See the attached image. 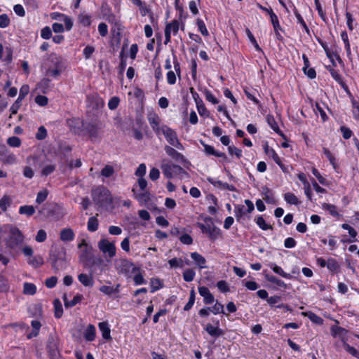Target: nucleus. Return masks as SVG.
<instances>
[{"label": "nucleus", "instance_id": "nucleus-20", "mask_svg": "<svg viewBox=\"0 0 359 359\" xmlns=\"http://www.w3.org/2000/svg\"><path fill=\"white\" fill-rule=\"evenodd\" d=\"M207 180L210 183H211L215 187H219L222 189H226V190L233 191L236 190V187L233 185L229 184L228 183L222 182V181H219V180H215L211 177H208Z\"/></svg>", "mask_w": 359, "mask_h": 359}, {"label": "nucleus", "instance_id": "nucleus-35", "mask_svg": "<svg viewBox=\"0 0 359 359\" xmlns=\"http://www.w3.org/2000/svg\"><path fill=\"white\" fill-rule=\"evenodd\" d=\"M35 212V208L32 205H22L19 208V213L21 215H26L27 216H32Z\"/></svg>", "mask_w": 359, "mask_h": 359}, {"label": "nucleus", "instance_id": "nucleus-49", "mask_svg": "<svg viewBox=\"0 0 359 359\" xmlns=\"http://www.w3.org/2000/svg\"><path fill=\"white\" fill-rule=\"evenodd\" d=\"M196 273L193 269H189L184 271L183 278L187 282H191L194 280Z\"/></svg>", "mask_w": 359, "mask_h": 359}, {"label": "nucleus", "instance_id": "nucleus-22", "mask_svg": "<svg viewBox=\"0 0 359 359\" xmlns=\"http://www.w3.org/2000/svg\"><path fill=\"white\" fill-rule=\"evenodd\" d=\"M83 299V295L80 294H77L71 301L67 300V297L66 294H65L62 296V299L64 301L65 306L66 308H71L74 306L76 304L79 303Z\"/></svg>", "mask_w": 359, "mask_h": 359}, {"label": "nucleus", "instance_id": "nucleus-62", "mask_svg": "<svg viewBox=\"0 0 359 359\" xmlns=\"http://www.w3.org/2000/svg\"><path fill=\"white\" fill-rule=\"evenodd\" d=\"M10 24V19L7 14L0 15V27L6 28Z\"/></svg>", "mask_w": 359, "mask_h": 359}, {"label": "nucleus", "instance_id": "nucleus-50", "mask_svg": "<svg viewBox=\"0 0 359 359\" xmlns=\"http://www.w3.org/2000/svg\"><path fill=\"white\" fill-rule=\"evenodd\" d=\"M196 24L198 25L200 32L203 36H207L209 35V32L206 28V26L201 19H197Z\"/></svg>", "mask_w": 359, "mask_h": 359}, {"label": "nucleus", "instance_id": "nucleus-28", "mask_svg": "<svg viewBox=\"0 0 359 359\" xmlns=\"http://www.w3.org/2000/svg\"><path fill=\"white\" fill-rule=\"evenodd\" d=\"M262 194L264 195L263 199L266 201V203L269 204H276V200L273 197V194L271 189L268 187H262Z\"/></svg>", "mask_w": 359, "mask_h": 359}, {"label": "nucleus", "instance_id": "nucleus-45", "mask_svg": "<svg viewBox=\"0 0 359 359\" xmlns=\"http://www.w3.org/2000/svg\"><path fill=\"white\" fill-rule=\"evenodd\" d=\"M168 264L171 268H183L184 264L181 258H173L168 261Z\"/></svg>", "mask_w": 359, "mask_h": 359}, {"label": "nucleus", "instance_id": "nucleus-30", "mask_svg": "<svg viewBox=\"0 0 359 359\" xmlns=\"http://www.w3.org/2000/svg\"><path fill=\"white\" fill-rule=\"evenodd\" d=\"M180 29V22L177 20H172L171 22L168 23L165 26V30H168L169 33L171 34L172 33L175 35Z\"/></svg>", "mask_w": 359, "mask_h": 359}, {"label": "nucleus", "instance_id": "nucleus-7", "mask_svg": "<svg viewBox=\"0 0 359 359\" xmlns=\"http://www.w3.org/2000/svg\"><path fill=\"white\" fill-rule=\"evenodd\" d=\"M78 248L80 250L79 256V261L83 264L84 266H88L91 259L93 252L92 246L88 245L86 241L83 239L81 242L78 245Z\"/></svg>", "mask_w": 359, "mask_h": 359}, {"label": "nucleus", "instance_id": "nucleus-23", "mask_svg": "<svg viewBox=\"0 0 359 359\" xmlns=\"http://www.w3.org/2000/svg\"><path fill=\"white\" fill-rule=\"evenodd\" d=\"M78 279L80 283L85 287H93V278L91 275L86 273H81L78 276Z\"/></svg>", "mask_w": 359, "mask_h": 359}, {"label": "nucleus", "instance_id": "nucleus-13", "mask_svg": "<svg viewBox=\"0 0 359 359\" xmlns=\"http://www.w3.org/2000/svg\"><path fill=\"white\" fill-rule=\"evenodd\" d=\"M83 127L92 140H95L99 137L101 129V126L99 124L87 123L83 125Z\"/></svg>", "mask_w": 359, "mask_h": 359}, {"label": "nucleus", "instance_id": "nucleus-40", "mask_svg": "<svg viewBox=\"0 0 359 359\" xmlns=\"http://www.w3.org/2000/svg\"><path fill=\"white\" fill-rule=\"evenodd\" d=\"M54 309H55V316L57 318H60L63 313L62 306L60 301L58 299H56L53 302Z\"/></svg>", "mask_w": 359, "mask_h": 359}, {"label": "nucleus", "instance_id": "nucleus-17", "mask_svg": "<svg viewBox=\"0 0 359 359\" xmlns=\"http://www.w3.org/2000/svg\"><path fill=\"white\" fill-rule=\"evenodd\" d=\"M165 153L172 158L174 160L178 161V162H183L185 161L184 156L176 151L174 148L166 145L164 148Z\"/></svg>", "mask_w": 359, "mask_h": 359}, {"label": "nucleus", "instance_id": "nucleus-43", "mask_svg": "<svg viewBox=\"0 0 359 359\" xmlns=\"http://www.w3.org/2000/svg\"><path fill=\"white\" fill-rule=\"evenodd\" d=\"M272 266H271V268L276 273L281 276L282 277H283L285 278H287V279L292 278V276L290 273H287L284 272V271L283 270V269L280 266H278L276 265L275 264H273Z\"/></svg>", "mask_w": 359, "mask_h": 359}, {"label": "nucleus", "instance_id": "nucleus-31", "mask_svg": "<svg viewBox=\"0 0 359 359\" xmlns=\"http://www.w3.org/2000/svg\"><path fill=\"white\" fill-rule=\"evenodd\" d=\"M27 263L34 268H38L43 264V259L39 255L32 256L27 260Z\"/></svg>", "mask_w": 359, "mask_h": 359}, {"label": "nucleus", "instance_id": "nucleus-4", "mask_svg": "<svg viewBox=\"0 0 359 359\" xmlns=\"http://www.w3.org/2000/svg\"><path fill=\"white\" fill-rule=\"evenodd\" d=\"M115 268L118 274L123 275L126 278H130L133 273L138 271L134 264L127 259L116 260Z\"/></svg>", "mask_w": 359, "mask_h": 359}, {"label": "nucleus", "instance_id": "nucleus-16", "mask_svg": "<svg viewBox=\"0 0 359 359\" xmlns=\"http://www.w3.org/2000/svg\"><path fill=\"white\" fill-rule=\"evenodd\" d=\"M198 292L203 297V302L206 304H212L214 300V296L210 293L209 289L205 286L198 287Z\"/></svg>", "mask_w": 359, "mask_h": 359}, {"label": "nucleus", "instance_id": "nucleus-44", "mask_svg": "<svg viewBox=\"0 0 359 359\" xmlns=\"http://www.w3.org/2000/svg\"><path fill=\"white\" fill-rule=\"evenodd\" d=\"M341 38L344 43L347 55L348 57H350L351 55V48H350V43H349V41H348V34H347L346 32L344 31L341 33Z\"/></svg>", "mask_w": 359, "mask_h": 359}, {"label": "nucleus", "instance_id": "nucleus-53", "mask_svg": "<svg viewBox=\"0 0 359 359\" xmlns=\"http://www.w3.org/2000/svg\"><path fill=\"white\" fill-rule=\"evenodd\" d=\"M55 168L56 166L54 164L46 165L43 168L41 175L43 176H48L55 171Z\"/></svg>", "mask_w": 359, "mask_h": 359}, {"label": "nucleus", "instance_id": "nucleus-51", "mask_svg": "<svg viewBox=\"0 0 359 359\" xmlns=\"http://www.w3.org/2000/svg\"><path fill=\"white\" fill-rule=\"evenodd\" d=\"M266 278H267V280L269 282H271L272 283H274V284H276V285H278L279 287H283V288H286V284L284 283V281H283L280 279H278L276 276H267Z\"/></svg>", "mask_w": 359, "mask_h": 359}, {"label": "nucleus", "instance_id": "nucleus-36", "mask_svg": "<svg viewBox=\"0 0 359 359\" xmlns=\"http://www.w3.org/2000/svg\"><path fill=\"white\" fill-rule=\"evenodd\" d=\"M36 292V287L34 284L25 283L23 285V292L25 294L33 295Z\"/></svg>", "mask_w": 359, "mask_h": 359}, {"label": "nucleus", "instance_id": "nucleus-55", "mask_svg": "<svg viewBox=\"0 0 359 359\" xmlns=\"http://www.w3.org/2000/svg\"><path fill=\"white\" fill-rule=\"evenodd\" d=\"M269 152H270V155H268V156H271L273 158V160L276 162V163H277L280 166V168L283 170L284 165L282 163V161H281L280 157L276 154V152L274 151V149H271Z\"/></svg>", "mask_w": 359, "mask_h": 359}, {"label": "nucleus", "instance_id": "nucleus-64", "mask_svg": "<svg viewBox=\"0 0 359 359\" xmlns=\"http://www.w3.org/2000/svg\"><path fill=\"white\" fill-rule=\"evenodd\" d=\"M119 98L118 97H111L108 102V107L111 110H114L117 108L119 104Z\"/></svg>", "mask_w": 359, "mask_h": 359}, {"label": "nucleus", "instance_id": "nucleus-52", "mask_svg": "<svg viewBox=\"0 0 359 359\" xmlns=\"http://www.w3.org/2000/svg\"><path fill=\"white\" fill-rule=\"evenodd\" d=\"M245 32H246V34H247L249 40L255 46V48L256 49V50L262 51L261 48L259 47V44L257 42V40L255 39V36H253V34H252L250 30L249 29H246Z\"/></svg>", "mask_w": 359, "mask_h": 359}, {"label": "nucleus", "instance_id": "nucleus-42", "mask_svg": "<svg viewBox=\"0 0 359 359\" xmlns=\"http://www.w3.org/2000/svg\"><path fill=\"white\" fill-rule=\"evenodd\" d=\"M256 224L262 230L273 229V227L270 224H267L262 216H259L255 219Z\"/></svg>", "mask_w": 359, "mask_h": 359}, {"label": "nucleus", "instance_id": "nucleus-19", "mask_svg": "<svg viewBox=\"0 0 359 359\" xmlns=\"http://www.w3.org/2000/svg\"><path fill=\"white\" fill-rule=\"evenodd\" d=\"M98 327L102 333L103 339L105 340H111V330L109 324L106 321L100 322L98 323Z\"/></svg>", "mask_w": 359, "mask_h": 359}, {"label": "nucleus", "instance_id": "nucleus-47", "mask_svg": "<svg viewBox=\"0 0 359 359\" xmlns=\"http://www.w3.org/2000/svg\"><path fill=\"white\" fill-rule=\"evenodd\" d=\"M150 283L151 288V292H154L163 287V284L158 278H151Z\"/></svg>", "mask_w": 359, "mask_h": 359}, {"label": "nucleus", "instance_id": "nucleus-5", "mask_svg": "<svg viewBox=\"0 0 359 359\" xmlns=\"http://www.w3.org/2000/svg\"><path fill=\"white\" fill-rule=\"evenodd\" d=\"M197 226L200 228L202 233L208 235L210 240H216L220 234V229L215 226L211 219H206L205 224L198 223Z\"/></svg>", "mask_w": 359, "mask_h": 359}, {"label": "nucleus", "instance_id": "nucleus-48", "mask_svg": "<svg viewBox=\"0 0 359 359\" xmlns=\"http://www.w3.org/2000/svg\"><path fill=\"white\" fill-rule=\"evenodd\" d=\"M7 144L12 147H19L21 145V140L17 136L8 138Z\"/></svg>", "mask_w": 359, "mask_h": 359}, {"label": "nucleus", "instance_id": "nucleus-38", "mask_svg": "<svg viewBox=\"0 0 359 359\" xmlns=\"http://www.w3.org/2000/svg\"><path fill=\"white\" fill-rule=\"evenodd\" d=\"M88 230L91 232H94L98 229V220L95 217H91L89 218L87 224Z\"/></svg>", "mask_w": 359, "mask_h": 359}, {"label": "nucleus", "instance_id": "nucleus-37", "mask_svg": "<svg viewBox=\"0 0 359 359\" xmlns=\"http://www.w3.org/2000/svg\"><path fill=\"white\" fill-rule=\"evenodd\" d=\"M12 199L11 197L8 195H4L1 199H0V208L2 210V211H6L8 207H9L11 204Z\"/></svg>", "mask_w": 359, "mask_h": 359}, {"label": "nucleus", "instance_id": "nucleus-29", "mask_svg": "<svg viewBox=\"0 0 359 359\" xmlns=\"http://www.w3.org/2000/svg\"><path fill=\"white\" fill-rule=\"evenodd\" d=\"M267 123L270 126V127L278 134L280 135L282 137H285L283 133L280 130L279 127L272 115H267L266 116Z\"/></svg>", "mask_w": 359, "mask_h": 359}, {"label": "nucleus", "instance_id": "nucleus-9", "mask_svg": "<svg viewBox=\"0 0 359 359\" xmlns=\"http://www.w3.org/2000/svg\"><path fill=\"white\" fill-rule=\"evenodd\" d=\"M99 250L109 258H113L116 255V246L114 243L109 242L107 239H101L98 242Z\"/></svg>", "mask_w": 359, "mask_h": 359}, {"label": "nucleus", "instance_id": "nucleus-14", "mask_svg": "<svg viewBox=\"0 0 359 359\" xmlns=\"http://www.w3.org/2000/svg\"><path fill=\"white\" fill-rule=\"evenodd\" d=\"M52 257V265L55 270L60 269V262L65 260V250L62 248L60 250L55 251L51 254Z\"/></svg>", "mask_w": 359, "mask_h": 359}, {"label": "nucleus", "instance_id": "nucleus-58", "mask_svg": "<svg viewBox=\"0 0 359 359\" xmlns=\"http://www.w3.org/2000/svg\"><path fill=\"white\" fill-rule=\"evenodd\" d=\"M47 136V130L44 126H40L36 133V138L39 140H44Z\"/></svg>", "mask_w": 359, "mask_h": 359}, {"label": "nucleus", "instance_id": "nucleus-34", "mask_svg": "<svg viewBox=\"0 0 359 359\" xmlns=\"http://www.w3.org/2000/svg\"><path fill=\"white\" fill-rule=\"evenodd\" d=\"M323 151L324 154L326 156V157L329 160L330 163L332 165L333 168L335 170H337V169L338 168V165L336 162V158L334 156V155L330 152V151L328 149H327L325 147H324L323 149Z\"/></svg>", "mask_w": 359, "mask_h": 359}, {"label": "nucleus", "instance_id": "nucleus-10", "mask_svg": "<svg viewBox=\"0 0 359 359\" xmlns=\"http://www.w3.org/2000/svg\"><path fill=\"white\" fill-rule=\"evenodd\" d=\"M245 203L247 205V209H245V206L243 205L235 207L234 214L238 222L241 221L246 212L251 213L255 209L254 204L250 200H245Z\"/></svg>", "mask_w": 359, "mask_h": 359}, {"label": "nucleus", "instance_id": "nucleus-1", "mask_svg": "<svg viewBox=\"0 0 359 359\" xmlns=\"http://www.w3.org/2000/svg\"><path fill=\"white\" fill-rule=\"evenodd\" d=\"M7 232H9V236L6 240L8 248L14 250L24 242L25 236L18 227L11 224L0 226V238Z\"/></svg>", "mask_w": 359, "mask_h": 359}, {"label": "nucleus", "instance_id": "nucleus-46", "mask_svg": "<svg viewBox=\"0 0 359 359\" xmlns=\"http://www.w3.org/2000/svg\"><path fill=\"white\" fill-rule=\"evenodd\" d=\"M114 172V168L109 165H106L101 170V175L104 177H109L112 176Z\"/></svg>", "mask_w": 359, "mask_h": 359}, {"label": "nucleus", "instance_id": "nucleus-18", "mask_svg": "<svg viewBox=\"0 0 359 359\" xmlns=\"http://www.w3.org/2000/svg\"><path fill=\"white\" fill-rule=\"evenodd\" d=\"M51 88V81L48 78H44L40 81L36 85V89L40 93L46 94Z\"/></svg>", "mask_w": 359, "mask_h": 359}, {"label": "nucleus", "instance_id": "nucleus-21", "mask_svg": "<svg viewBox=\"0 0 359 359\" xmlns=\"http://www.w3.org/2000/svg\"><path fill=\"white\" fill-rule=\"evenodd\" d=\"M75 233L70 228L62 229L60 231V239L64 242H69L74 239Z\"/></svg>", "mask_w": 359, "mask_h": 359}, {"label": "nucleus", "instance_id": "nucleus-26", "mask_svg": "<svg viewBox=\"0 0 359 359\" xmlns=\"http://www.w3.org/2000/svg\"><path fill=\"white\" fill-rule=\"evenodd\" d=\"M201 144L204 147V151L207 155H213L217 157H222L225 159L226 158V156L224 153L215 151L212 146L206 144L203 142H201Z\"/></svg>", "mask_w": 359, "mask_h": 359}, {"label": "nucleus", "instance_id": "nucleus-24", "mask_svg": "<svg viewBox=\"0 0 359 359\" xmlns=\"http://www.w3.org/2000/svg\"><path fill=\"white\" fill-rule=\"evenodd\" d=\"M206 332L212 337H217L224 334V331L218 327H215L211 324H208L205 327Z\"/></svg>", "mask_w": 359, "mask_h": 359}, {"label": "nucleus", "instance_id": "nucleus-15", "mask_svg": "<svg viewBox=\"0 0 359 359\" xmlns=\"http://www.w3.org/2000/svg\"><path fill=\"white\" fill-rule=\"evenodd\" d=\"M134 198L139 202L141 205H146L151 200V194L148 191H143L141 193H136L135 188L132 189Z\"/></svg>", "mask_w": 359, "mask_h": 359}, {"label": "nucleus", "instance_id": "nucleus-25", "mask_svg": "<svg viewBox=\"0 0 359 359\" xmlns=\"http://www.w3.org/2000/svg\"><path fill=\"white\" fill-rule=\"evenodd\" d=\"M191 257L194 261L195 264L198 266L200 269L206 268L205 263L206 260L204 257H203L199 253L195 252L191 253Z\"/></svg>", "mask_w": 359, "mask_h": 359}, {"label": "nucleus", "instance_id": "nucleus-63", "mask_svg": "<svg viewBox=\"0 0 359 359\" xmlns=\"http://www.w3.org/2000/svg\"><path fill=\"white\" fill-rule=\"evenodd\" d=\"M46 232L43 229H40L37 232L35 240L39 243H42L46 241Z\"/></svg>", "mask_w": 359, "mask_h": 359}, {"label": "nucleus", "instance_id": "nucleus-60", "mask_svg": "<svg viewBox=\"0 0 359 359\" xmlns=\"http://www.w3.org/2000/svg\"><path fill=\"white\" fill-rule=\"evenodd\" d=\"M228 151L231 155L234 154L238 158L242 156V150L236 147L234 145L229 146Z\"/></svg>", "mask_w": 359, "mask_h": 359}, {"label": "nucleus", "instance_id": "nucleus-2", "mask_svg": "<svg viewBox=\"0 0 359 359\" xmlns=\"http://www.w3.org/2000/svg\"><path fill=\"white\" fill-rule=\"evenodd\" d=\"M48 60L50 65L46 69V75L57 79L66 69L64 60L55 53H51Z\"/></svg>", "mask_w": 359, "mask_h": 359}, {"label": "nucleus", "instance_id": "nucleus-8", "mask_svg": "<svg viewBox=\"0 0 359 359\" xmlns=\"http://www.w3.org/2000/svg\"><path fill=\"white\" fill-rule=\"evenodd\" d=\"M161 168L165 177L168 179L172 178L182 173H185V171L181 166L168 162L166 163L165 161H163Z\"/></svg>", "mask_w": 359, "mask_h": 359}, {"label": "nucleus", "instance_id": "nucleus-54", "mask_svg": "<svg viewBox=\"0 0 359 359\" xmlns=\"http://www.w3.org/2000/svg\"><path fill=\"white\" fill-rule=\"evenodd\" d=\"M331 332L333 337H336L337 335H342L347 332L346 330L339 326H332L331 327Z\"/></svg>", "mask_w": 359, "mask_h": 359}, {"label": "nucleus", "instance_id": "nucleus-39", "mask_svg": "<svg viewBox=\"0 0 359 359\" xmlns=\"http://www.w3.org/2000/svg\"><path fill=\"white\" fill-rule=\"evenodd\" d=\"M339 264L337 262L336 259L333 258H329L327 259V268L331 271V272H337L339 269Z\"/></svg>", "mask_w": 359, "mask_h": 359}, {"label": "nucleus", "instance_id": "nucleus-6", "mask_svg": "<svg viewBox=\"0 0 359 359\" xmlns=\"http://www.w3.org/2000/svg\"><path fill=\"white\" fill-rule=\"evenodd\" d=\"M161 134H163L166 139L167 142L172 146L175 147V148L183 150L184 147L180 143L177 135L176 132L168 127L166 125H163L162 132Z\"/></svg>", "mask_w": 359, "mask_h": 359}, {"label": "nucleus", "instance_id": "nucleus-61", "mask_svg": "<svg viewBox=\"0 0 359 359\" xmlns=\"http://www.w3.org/2000/svg\"><path fill=\"white\" fill-rule=\"evenodd\" d=\"M41 36L43 39H50L52 36L51 29L48 26L43 27L41 31Z\"/></svg>", "mask_w": 359, "mask_h": 359}, {"label": "nucleus", "instance_id": "nucleus-11", "mask_svg": "<svg viewBox=\"0 0 359 359\" xmlns=\"http://www.w3.org/2000/svg\"><path fill=\"white\" fill-rule=\"evenodd\" d=\"M147 119L152 130L157 135H159L163 128V125L161 126L160 117L156 113L150 112L147 115Z\"/></svg>", "mask_w": 359, "mask_h": 359}, {"label": "nucleus", "instance_id": "nucleus-33", "mask_svg": "<svg viewBox=\"0 0 359 359\" xmlns=\"http://www.w3.org/2000/svg\"><path fill=\"white\" fill-rule=\"evenodd\" d=\"M285 201L290 205H299L300 203L298 198L292 193L287 192L284 194Z\"/></svg>", "mask_w": 359, "mask_h": 359}, {"label": "nucleus", "instance_id": "nucleus-57", "mask_svg": "<svg viewBox=\"0 0 359 359\" xmlns=\"http://www.w3.org/2000/svg\"><path fill=\"white\" fill-rule=\"evenodd\" d=\"M48 191L46 189L42 190L37 194V196L36 198V203L38 204L42 203L46 201L48 196Z\"/></svg>", "mask_w": 359, "mask_h": 359}, {"label": "nucleus", "instance_id": "nucleus-27", "mask_svg": "<svg viewBox=\"0 0 359 359\" xmlns=\"http://www.w3.org/2000/svg\"><path fill=\"white\" fill-rule=\"evenodd\" d=\"M84 338L88 341H92L95 339L96 329L93 325L90 324L84 331Z\"/></svg>", "mask_w": 359, "mask_h": 359}, {"label": "nucleus", "instance_id": "nucleus-56", "mask_svg": "<svg viewBox=\"0 0 359 359\" xmlns=\"http://www.w3.org/2000/svg\"><path fill=\"white\" fill-rule=\"evenodd\" d=\"M210 311L214 314L223 313L225 314L223 304L216 302L215 304L210 308Z\"/></svg>", "mask_w": 359, "mask_h": 359}, {"label": "nucleus", "instance_id": "nucleus-3", "mask_svg": "<svg viewBox=\"0 0 359 359\" xmlns=\"http://www.w3.org/2000/svg\"><path fill=\"white\" fill-rule=\"evenodd\" d=\"M93 201L101 207H107L113 202L110 191L103 186L98 187L92 191Z\"/></svg>", "mask_w": 359, "mask_h": 359}, {"label": "nucleus", "instance_id": "nucleus-32", "mask_svg": "<svg viewBox=\"0 0 359 359\" xmlns=\"http://www.w3.org/2000/svg\"><path fill=\"white\" fill-rule=\"evenodd\" d=\"M305 316L308 317V318L313 323L322 325L323 323V319L316 315V313L309 311L303 313Z\"/></svg>", "mask_w": 359, "mask_h": 359}, {"label": "nucleus", "instance_id": "nucleus-59", "mask_svg": "<svg viewBox=\"0 0 359 359\" xmlns=\"http://www.w3.org/2000/svg\"><path fill=\"white\" fill-rule=\"evenodd\" d=\"M1 161L4 163L12 164L15 162L16 156H15V155L10 153V151H9V152H8L7 154H6L4 157L1 158Z\"/></svg>", "mask_w": 359, "mask_h": 359}, {"label": "nucleus", "instance_id": "nucleus-41", "mask_svg": "<svg viewBox=\"0 0 359 359\" xmlns=\"http://www.w3.org/2000/svg\"><path fill=\"white\" fill-rule=\"evenodd\" d=\"M322 207L324 210H326L333 217H338L339 215L337 212V208L334 205L330 203H323Z\"/></svg>", "mask_w": 359, "mask_h": 359}, {"label": "nucleus", "instance_id": "nucleus-12", "mask_svg": "<svg viewBox=\"0 0 359 359\" xmlns=\"http://www.w3.org/2000/svg\"><path fill=\"white\" fill-rule=\"evenodd\" d=\"M47 348L51 359L59 358L57 339L50 336L48 339Z\"/></svg>", "mask_w": 359, "mask_h": 359}]
</instances>
